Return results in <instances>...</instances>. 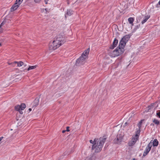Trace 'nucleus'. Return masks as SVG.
<instances>
[{
	"label": "nucleus",
	"mask_w": 160,
	"mask_h": 160,
	"mask_svg": "<svg viewBox=\"0 0 160 160\" xmlns=\"http://www.w3.org/2000/svg\"><path fill=\"white\" fill-rule=\"evenodd\" d=\"M123 136L122 135L119 134L117 135L116 138L114 140V142L115 144L120 143L123 139Z\"/></svg>",
	"instance_id": "nucleus-8"
},
{
	"label": "nucleus",
	"mask_w": 160,
	"mask_h": 160,
	"mask_svg": "<svg viewBox=\"0 0 160 160\" xmlns=\"http://www.w3.org/2000/svg\"><path fill=\"white\" fill-rule=\"evenodd\" d=\"M107 138L105 136L101 137L96 143L93 144L92 147V150H94V152L98 153L100 152Z\"/></svg>",
	"instance_id": "nucleus-1"
},
{
	"label": "nucleus",
	"mask_w": 160,
	"mask_h": 160,
	"mask_svg": "<svg viewBox=\"0 0 160 160\" xmlns=\"http://www.w3.org/2000/svg\"><path fill=\"white\" fill-rule=\"evenodd\" d=\"M138 140L137 138H135L133 136H132V139L131 140L129 141L128 142V144L129 147H132L134 145L137 141Z\"/></svg>",
	"instance_id": "nucleus-9"
},
{
	"label": "nucleus",
	"mask_w": 160,
	"mask_h": 160,
	"mask_svg": "<svg viewBox=\"0 0 160 160\" xmlns=\"http://www.w3.org/2000/svg\"><path fill=\"white\" fill-rule=\"evenodd\" d=\"M73 12L71 9H68L66 13H65V18L66 19L67 17L70 16L73 14Z\"/></svg>",
	"instance_id": "nucleus-11"
},
{
	"label": "nucleus",
	"mask_w": 160,
	"mask_h": 160,
	"mask_svg": "<svg viewBox=\"0 0 160 160\" xmlns=\"http://www.w3.org/2000/svg\"><path fill=\"white\" fill-rule=\"evenodd\" d=\"M154 104L153 103H152L147 108L148 111H149L150 109L154 107Z\"/></svg>",
	"instance_id": "nucleus-21"
},
{
	"label": "nucleus",
	"mask_w": 160,
	"mask_h": 160,
	"mask_svg": "<svg viewBox=\"0 0 160 160\" xmlns=\"http://www.w3.org/2000/svg\"><path fill=\"white\" fill-rule=\"evenodd\" d=\"M19 6L18 5L17 3H15L11 8L10 9V11L12 12L16 10Z\"/></svg>",
	"instance_id": "nucleus-12"
},
{
	"label": "nucleus",
	"mask_w": 160,
	"mask_h": 160,
	"mask_svg": "<svg viewBox=\"0 0 160 160\" xmlns=\"http://www.w3.org/2000/svg\"><path fill=\"white\" fill-rule=\"evenodd\" d=\"M25 104L22 103L20 105H18L15 107V110L18 111L20 114H22L23 113L22 110H23L26 108Z\"/></svg>",
	"instance_id": "nucleus-4"
},
{
	"label": "nucleus",
	"mask_w": 160,
	"mask_h": 160,
	"mask_svg": "<svg viewBox=\"0 0 160 160\" xmlns=\"http://www.w3.org/2000/svg\"><path fill=\"white\" fill-rule=\"evenodd\" d=\"M121 52L120 48L117 47L115 50L110 52V55L112 57L118 56L123 53H121Z\"/></svg>",
	"instance_id": "nucleus-3"
},
{
	"label": "nucleus",
	"mask_w": 160,
	"mask_h": 160,
	"mask_svg": "<svg viewBox=\"0 0 160 160\" xmlns=\"http://www.w3.org/2000/svg\"><path fill=\"white\" fill-rule=\"evenodd\" d=\"M126 42L124 41L122 39L120 40L119 45L118 47V48H120L121 50V53H123L124 51V47L126 44Z\"/></svg>",
	"instance_id": "nucleus-6"
},
{
	"label": "nucleus",
	"mask_w": 160,
	"mask_h": 160,
	"mask_svg": "<svg viewBox=\"0 0 160 160\" xmlns=\"http://www.w3.org/2000/svg\"><path fill=\"white\" fill-rule=\"evenodd\" d=\"M12 63H8V64H9V65H11V64H12Z\"/></svg>",
	"instance_id": "nucleus-39"
},
{
	"label": "nucleus",
	"mask_w": 160,
	"mask_h": 160,
	"mask_svg": "<svg viewBox=\"0 0 160 160\" xmlns=\"http://www.w3.org/2000/svg\"><path fill=\"white\" fill-rule=\"evenodd\" d=\"M140 128H139V129L136 131L135 135L132 136L135 138H137V139H138V138L140 134Z\"/></svg>",
	"instance_id": "nucleus-13"
},
{
	"label": "nucleus",
	"mask_w": 160,
	"mask_h": 160,
	"mask_svg": "<svg viewBox=\"0 0 160 160\" xmlns=\"http://www.w3.org/2000/svg\"><path fill=\"white\" fill-rule=\"evenodd\" d=\"M130 38V36L129 35H126L122 38V40H124L126 43L129 40V38Z\"/></svg>",
	"instance_id": "nucleus-14"
},
{
	"label": "nucleus",
	"mask_w": 160,
	"mask_h": 160,
	"mask_svg": "<svg viewBox=\"0 0 160 160\" xmlns=\"http://www.w3.org/2000/svg\"><path fill=\"white\" fill-rule=\"evenodd\" d=\"M142 120H141L139 122V123H138V126L139 128H141V125L142 124Z\"/></svg>",
	"instance_id": "nucleus-26"
},
{
	"label": "nucleus",
	"mask_w": 160,
	"mask_h": 160,
	"mask_svg": "<svg viewBox=\"0 0 160 160\" xmlns=\"http://www.w3.org/2000/svg\"><path fill=\"white\" fill-rule=\"evenodd\" d=\"M29 112H31L32 111V109L31 108H29L28 109Z\"/></svg>",
	"instance_id": "nucleus-32"
},
{
	"label": "nucleus",
	"mask_w": 160,
	"mask_h": 160,
	"mask_svg": "<svg viewBox=\"0 0 160 160\" xmlns=\"http://www.w3.org/2000/svg\"><path fill=\"white\" fill-rule=\"evenodd\" d=\"M158 4L160 5V0L158 2Z\"/></svg>",
	"instance_id": "nucleus-35"
},
{
	"label": "nucleus",
	"mask_w": 160,
	"mask_h": 160,
	"mask_svg": "<svg viewBox=\"0 0 160 160\" xmlns=\"http://www.w3.org/2000/svg\"><path fill=\"white\" fill-rule=\"evenodd\" d=\"M45 10L46 11H47V9L46 8V9H45Z\"/></svg>",
	"instance_id": "nucleus-40"
},
{
	"label": "nucleus",
	"mask_w": 160,
	"mask_h": 160,
	"mask_svg": "<svg viewBox=\"0 0 160 160\" xmlns=\"http://www.w3.org/2000/svg\"><path fill=\"white\" fill-rule=\"evenodd\" d=\"M153 122L156 125H158L159 124L160 122L156 118H154L152 120Z\"/></svg>",
	"instance_id": "nucleus-19"
},
{
	"label": "nucleus",
	"mask_w": 160,
	"mask_h": 160,
	"mask_svg": "<svg viewBox=\"0 0 160 160\" xmlns=\"http://www.w3.org/2000/svg\"><path fill=\"white\" fill-rule=\"evenodd\" d=\"M129 22L132 25H133V22L134 19L133 18H129L128 19Z\"/></svg>",
	"instance_id": "nucleus-18"
},
{
	"label": "nucleus",
	"mask_w": 160,
	"mask_h": 160,
	"mask_svg": "<svg viewBox=\"0 0 160 160\" xmlns=\"http://www.w3.org/2000/svg\"><path fill=\"white\" fill-rule=\"evenodd\" d=\"M41 0H34L35 2L36 3H38L40 2Z\"/></svg>",
	"instance_id": "nucleus-28"
},
{
	"label": "nucleus",
	"mask_w": 160,
	"mask_h": 160,
	"mask_svg": "<svg viewBox=\"0 0 160 160\" xmlns=\"http://www.w3.org/2000/svg\"><path fill=\"white\" fill-rule=\"evenodd\" d=\"M18 62H17V61H14V62H13V63H17V64H18Z\"/></svg>",
	"instance_id": "nucleus-33"
},
{
	"label": "nucleus",
	"mask_w": 160,
	"mask_h": 160,
	"mask_svg": "<svg viewBox=\"0 0 160 160\" xmlns=\"http://www.w3.org/2000/svg\"><path fill=\"white\" fill-rule=\"evenodd\" d=\"M23 65H24V63L23 62H22V61H20L18 62V66L20 67L22 66Z\"/></svg>",
	"instance_id": "nucleus-24"
},
{
	"label": "nucleus",
	"mask_w": 160,
	"mask_h": 160,
	"mask_svg": "<svg viewBox=\"0 0 160 160\" xmlns=\"http://www.w3.org/2000/svg\"><path fill=\"white\" fill-rule=\"evenodd\" d=\"M22 1L23 0H16L15 3L19 6Z\"/></svg>",
	"instance_id": "nucleus-23"
},
{
	"label": "nucleus",
	"mask_w": 160,
	"mask_h": 160,
	"mask_svg": "<svg viewBox=\"0 0 160 160\" xmlns=\"http://www.w3.org/2000/svg\"><path fill=\"white\" fill-rule=\"evenodd\" d=\"M66 131V130H63V131H62V133H64Z\"/></svg>",
	"instance_id": "nucleus-34"
},
{
	"label": "nucleus",
	"mask_w": 160,
	"mask_h": 160,
	"mask_svg": "<svg viewBox=\"0 0 160 160\" xmlns=\"http://www.w3.org/2000/svg\"><path fill=\"white\" fill-rule=\"evenodd\" d=\"M69 127L68 126V127H67V128H66V131L67 132H69L70 131V130L69 129Z\"/></svg>",
	"instance_id": "nucleus-29"
},
{
	"label": "nucleus",
	"mask_w": 160,
	"mask_h": 160,
	"mask_svg": "<svg viewBox=\"0 0 160 160\" xmlns=\"http://www.w3.org/2000/svg\"><path fill=\"white\" fill-rule=\"evenodd\" d=\"M2 46V43H0V46Z\"/></svg>",
	"instance_id": "nucleus-38"
},
{
	"label": "nucleus",
	"mask_w": 160,
	"mask_h": 160,
	"mask_svg": "<svg viewBox=\"0 0 160 160\" xmlns=\"http://www.w3.org/2000/svg\"><path fill=\"white\" fill-rule=\"evenodd\" d=\"M64 42L63 38L61 36L59 35L52 42L50 43L49 49L51 50H55L64 43Z\"/></svg>",
	"instance_id": "nucleus-2"
},
{
	"label": "nucleus",
	"mask_w": 160,
	"mask_h": 160,
	"mask_svg": "<svg viewBox=\"0 0 160 160\" xmlns=\"http://www.w3.org/2000/svg\"><path fill=\"white\" fill-rule=\"evenodd\" d=\"M89 48H88L82 53L81 56H83L84 57H85L89 53Z\"/></svg>",
	"instance_id": "nucleus-15"
},
{
	"label": "nucleus",
	"mask_w": 160,
	"mask_h": 160,
	"mask_svg": "<svg viewBox=\"0 0 160 160\" xmlns=\"http://www.w3.org/2000/svg\"><path fill=\"white\" fill-rule=\"evenodd\" d=\"M156 114L160 118V111H157Z\"/></svg>",
	"instance_id": "nucleus-27"
},
{
	"label": "nucleus",
	"mask_w": 160,
	"mask_h": 160,
	"mask_svg": "<svg viewBox=\"0 0 160 160\" xmlns=\"http://www.w3.org/2000/svg\"><path fill=\"white\" fill-rule=\"evenodd\" d=\"M4 24V22H2L0 25V33L2 32L3 31V29L2 28V27Z\"/></svg>",
	"instance_id": "nucleus-25"
},
{
	"label": "nucleus",
	"mask_w": 160,
	"mask_h": 160,
	"mask_svg": "<svg viewBox=\"0 0 160 160\" xmlns=\"http://www.w3.org/2000/svg\"><path fill=\"white\" fill-rule=\"evenodd\" d=\"M98 138H95L94 140L93 141L92 140H90V143H92V144H94V143H96V142H97L98 141Z\"/></svg>",
	"instance_id": "nucleus-20"
},
{
	"label": "nucleus",
	"mask_w": 160,
	"mask_h": 160,
	"mask_svg": "<svg viewBox=\"0 0 160 160\" xmlns=\"http://www.w3.org/2000/svg\"><path fill=\"white\" fill-rule=\"evenodd\" d=\"M152 141H151L148 144V146L146 147L143 153V156H146L149 153V151L151 149V148L152 146Z\"/></svg>",
	"instance_id": "nucleus-5"
},
{
	"label": "nucleus",
	"mask_w": 160,
	"mask_h": 160,
	"mask_svg": "<svg viewBox=\"0 0 160 160\" xmlns=\"http://www.w3.org/2000/svg\"><path fill=\"white\" fill-rule=\"evenodd\" d=\"M86 58L81 56L80 57L78 58L76 62V64L78 65H82L85 62Z\"/></svg>",
	"instance_id": "nucleus-7"
},
{
	"label": "nucleus",
	"mask_w": 160,
	"mask_h": 160,
	"mask_svg": "<svg viewBox=\"0 0 160 160\" xmlns=\"http://www.w3.org/2000/svg\"><path fill=\"white\" fill-rule=\"evenodd\" d=\"M118 42V41L117 39L115 38L113 42L112 45H111L110 47V49H113L117 45Z\"/></svg>",
	"instance_id": "nucleus-10"
},
{
	"label": "nucleus",
	"mask_w": 160,
	"mask_h": 160,
	"mask_svg": "<svg viewBox=\"0 0 160 160\" xmlns=\"http://www.w3.org/2000/svg\"><path fill=\"white\" fill-rule=\"evenodd\" d=\"M48 0H45L44 1H45V2L46 4H47V3H48L47 1Z\"/></svg>",
	"instance_id": "nucleus-30"
},
{
	"label": "nucleus",
	"mask_w": 160,
	"mask_h": 160,
	"mask_svg": "<svg viewBox=\"0 0 160 160\" xmlns=\"http://www.w3.org/2000/svg\"><path fill=\"white\" fill-rule=\"evenodd\" d=\"M152 125H153H153H154V124H152V123H151V126H152Z\"/></svg>",
	"instance_id": "nucleus-37"
},
{
	"label": "nucleus",
	"mask_w": 160,
	"mask_h": 160,
	"mask_svg": "<svg viewBox=\"0 0 160 160\" xmlns=\"http://www.w3.org/2000/svg\"><path fill=\"white\" fill-rule=\"evenodd\" d=\"M152 143V145L153 146L157 147L158 144V142L157 139H155L153 140Z\"/></svg>",
	"instance_id": "nucleus-16"
},
{
	"label": "nucleus",
	"mask_w": 160,
	"mask_h": 160,
	"mask_svg": "<svg viewBox=\"0 0 160 160\" xmlns=\"http://www.w3.org/2000/svg\"><path fill=\"white\" fill-rule=\"evenodd\" d=\"M150 18V16L149 15L145 16L144 19L141 22L142 24H143L145 23Z\"/></svg>",
	"instance_id": "nucleus-17"
},
{
	"label": "nucleus",
	"mask_w": 160,
	"mask_h": 160,
	"mask_svg": "<svg viewBox=\"0 0 160 160\" xmlns=\"http://www.w3.org/2000/svg\"><path fill=\"white\" fill-rule=\"evenodd\" d=\"M24 65V67H26V66H27L26 64H24V65Z\"/></svg>",
	"instance_id": "nucleus-36"
},
{
	"label": "nucleus",
	"mask_w": 160,
	"mask_h": 160,
	"mask_svg": "<svg viewBox=\"0 0 160 160\" xmlns=\"http://www.w3.org/2000/svg\"><path fill=\"white\" fill-rule=\"evenodd\" d=\"M36 68V65L33 66H30L28 68L27 70H28V71H29V70H30L35 69Z\"/></svg>",
	"instance_id": "nucleus-22"
},
{
	"label": "nucleus",
	"mask_w": 160,
	"mask_h": 160,
	"mask_svg": "<svg viewBox=\"0 0 160 160\" xmlns=\"http://www.w3.org/2000/svg\"><path fill=\"white\" fill-rule=\"evenodd\" d=\"M3 138V137H1L0 138V141H1L2 139Z\"/></svg>",
	"instance_id": "nucleus-31"
}]
</instances>
